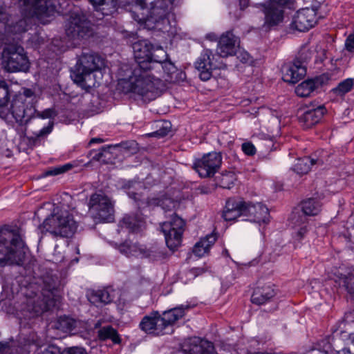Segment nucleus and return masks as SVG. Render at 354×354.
Masks as SVG:
<instances>
[{"label": "nucleus", "instance_id": "nucleus-1", "mask_svg": "<svg viewBox=\"0 0 354 354\" xmlns=\"http://www.w3.org/2000/svg\"><path fill=\"white\" fill-rule=\"evenodd\" d=\"M161 47H155L149 40H139L133 44L136 64L122 66L119 71L117 88L125 94H151L153 75L150 73L155 57Z\"/></svg>", "mask_w": 354, "mask_h": 354}, {"label": "nucleus", "instance_id": "nucleus-2", "mask_svg": "<svg viewBox=\"0 0 354 354\" xmlns=\"http://www.w3.org/2000/svg\"><path fill=\"white\" fill-rule=\"evenodd\" d=\"M104 67V59L98 54L83 53L77 59L72 78L75 84L88 91L100 84L102 79L101 70Z\"/></svg>", "mask_w": 354, "mask_h": 354}, {"label": "nucleus", "instance_id": "nucleus-3", "mask_svg": "<svg viewBox=\"0 0 354 354\" xmlns=\"http://www.w3.org/2000/svg\"><path fill=\"white\" fill-rule=\"evenodd\" d=\"M19 3L23 18L9 28V31L14 35L26 32L33 17L41 19L53 15L60 6L59 0H20Z\"/></svg>", "mask_w": 354, "mask_h": 354}, {"label": "nucleus", "instance_id": "nucleus-4", "mask_svg": "<svg viewBox=\"0 0 354 354\" xmlns=\"http://www.w3.org/2000/svg\"><path fill=\"white\" fill-rule=\"evenodd\" d=\"M24 243L17 231L0 230V266L21 265L25 259Z\"/></svg>", "mask_w": 354, "mask_h": 354}, {"label": "nucleus", "instance_id": "nucleus-5", "mask_svg": "<svg viewBox=\"0 0 354 354\" xmlns=\"http://www.w3.org/2000/svg\"><path fill=\"white\" fill-rule=\"evenodd\" d=\"M136 8L142 11L139 15H133L135 21L140 24L154 23V28L163 31H168L169 22L168 8L166 0H157L155 4L152 0H134Z\"/></svg>", "mask_w": 354, "mask_h": 354}, {"label": "nucleus", "instance_id": "nucleus-6", "mask_svg": "<svg viewBox=\"0 0 354 354\" xmlns=\"http://www.w3.org/2000/svg\"><path fill=\"white\" fill-rule=\"evenodd\" d=\"M44 228L55 236L71 237L77 229L73 215L68 209L57 207L43 223Z\"/></svg>", "mask_w": 354, "mask_h": 354}, {"label": "nucleus", "instance_id": "nucleus-7", "mask_svg": "<svg viewBox=\"0 0 354 354\" xmlns=\"http://www.w3.org/2000/svg\"><path fill=\"white\" fill-rule=\"evenodd\" d=\"M59 281L53 278L46 279L44 281V286L41 295L28 301V310L32 311L36 315L51 310L57 304L59 299Z\"/></svg>", "mask_w": 354, "mask_h": 354}, {"label": "nucleus", "instance_id": "nucleus-8", "mask_svg": "<svg viewBox=\"0 0 354 354\" xmlns=\"http://www.w3.org/2000/svg\"><path fill=\"white\" fill-rule=\"evenodd\" d=\"M114 205V201L102 191H97L89 198L88 212L97 222H111L115 213Z\"/></svg>", "mask_w": 354, "mask_h": 354}, {"label": "nucleus", "instance_id": "nucleus-9", "mask_svg": "<svg viewBox=\"0 0 354 354\" xmlns=\"http://www.w3.org/2000/svg\"><path fill=\"white\" fill-rule=\"evenodd\" d=\"M158 51L159 55H157L154 59L153 64L151 65L150 68V73L153 75V79L152 80V88L151 90V94L145 93H135L134 97H140L145 102H150L156 98V82L158 81L159 78L158 75H160L161 73H164L167 76L173 74L176 72V68L174 64L170 61H167V54L162 48H158Z\"/></svg>", "mask_w": 354, "mask_h": 354}, {"label": "nucleus", "instance_id": "nucleus-10", "mask_svg": "<svg viewBox=\"0 0 354 354\" xmlns=\"http://www.w3.org/2000/svg\"><path fill=\"white\" fill-rule=\"evenodd\" d=\"M145 192L146 189L141 183H131L127 193L129 198L135 201L139 209L160 206L167 212L171 210L174 207V201L168 198L151 197L145 198Z\"/></svg>", "mask_w": 354, "mask_h": 354}, {"label": "nucleus", "instance_id": "nucleus-11", "mask_svg": "<svg viewBox=\"0 0 354 354\" xmlns=\"http://www.w3.org/2000/svg\"><path fill=\"white\" fill-rule=\"evenodd\" d=\"M3 66L10 73L27 70L29 62L24 48L18 44L6 46L3 53Z\"/></svg>", "mask_w": 354, "mask_h": 354}, {"label": "nucleus", "instance_id": "nucleus-12", "mask_svg": "<svg viewBox=\"0 0 354 354\" xmlns=\"http://www.w3.org/2000/svg\"><path fill=\"white\" fill-rule=\"evenodd\" d=\"M184 226V221L177 215L172 216L171 221L164 222L160 225L166 244L170 250H174L180 246Z\"/></svg>", "mask_w": 354, "mask_h": 354}, {"label": "nucleus", "instance_id": "nucleus-13", "mask_svg": "<svg viewBox=\"0 0 354 354\" xmlns=\"http://www.w3.org/2000/svg\"><path fill=\"white\" fill-rule=\"evenodd\" d=\"M66 33L71 39L75 40L89 37L93 31L84 15L73 12L66 24Z\"/></svg>", "mask_w": 354, "mask_h": 354}, {"label": "nucleus", "instance_id": "nucleus-14", "mask_svg": "<svg viewBox=\"0 0 354 354\" xmlns=\"http://www.w3.org/2000/svg\"><path fill=\"white\" fill-rule=\"evenodd\" d=\"M222 156L220 153L210 152L196 159L193 164L194 169L201 178L214 176L221 167Z\"/></svg>", "mask_w": 354, "mask_h": 354}, {"label": "nucleus", "instance_id": "nucleus-15", "mask_svg": "<svg viewBox=\"0 0 354 354\" xmlns=\"http://www.w3.org/2000/svg\"><path fill=\"white\" fill-rule=\"evenodd\" d=\"M290 0H270L267 4H263V12L265 21L263 27L268 28L277 26L282 21L283 12L281 7L286 5Z\"/></svg>", "mask_w": 354, "mask_h": 354}, {"label": "nucleus", "instance_id": "nucleus-16", "mask_svg": "<svg viewBox=\"0 0 354 354\" xmlns=\"http://www.w3.org/2000/svg\"><path fill=\"white\" fill-rule=\"evenodd\" d=\"M10 111L17 122L26 123L36 113L32 102H26L24 97H16L12 101Z\"/></svg>", "mask_w": 354, "mask_h": 354}, {"label": "nucleus", "instance_id": "nucleus-17", "mask_svg": "<svg viewBox=\"0 0 354 354\" xmlns=\"http://www.w3.org/2000/svg\"><path fill=\"white\" fill-rule=\"evenodd\" d=\"M317 22V11L313 8H305L299 10L294 15L290 24L292 29L299 32L308 31Z\"/></svg>", "mask_w": 354, "mask_h": 354}, {"label": "nucleus", "instance_id": "nucleus-18", "mask_svg": "<svg viewBox=\"0 0 354 354\" xmlns=\"http://www.w3.org/2000/svg\"><path fill=\"white\" fill-rule=\"evenodd\" d=\"M140 328L147 334L153 335H162L167 333L162 322L161 315L157 311L152 312L145 316L140 324Z\"/></svg>", "mask_w": 354, "mask_h": 354}, {"label": "nucleus", "instance_id": "nucleus-19", "mask_svg": "<svg viewBox=\"0 0 354 354\" xmlns=\"http://www.w3.org/2000/svg\"><path fill=\"white\" fill-rule=\"evenodd\" d=\"M244 207L243 216H247L250 221L258 223H268L269 222V210L262 203H252L245 201Z\"/></svg>", "mask_w": 354, "mask_h": 354}, {"label": "nucleus", "instance_id": "nucleus-20", "mask_svg": "<svg viewBox=\"0 0 354 354\" xmlns=\"http://www.w3.org/2000/svg\"><path fill=\"white\" fill-rule=\"evenodd\" d=\"M283 79L285 82L296 83L304 77L306 73V67L299 59L283 66Z\"/></svg>", "mask_w": 354, "mask_h": 354}, {"label": "nucleus", "instance_id": "nucleus-21", "mask_svg": "<svg viewBox=\"0 0 354 354\" xmlns=\"http://www.w3.org/2000/svg\"><path fill=\"white\" fill-rule=\"evenodd\" d=\"M212 53L209 50H204L195 63L196 69L200 72L201 80L207 81L212 77V71L217 66L212 62Z\"/></svg>", "mask_w": 354, "mask_h": 354}, {"label": "nucleus", "instance_id": "nucleus-22", "mask_svg": "<svg viewBox=\"0 0 354 354\" xmlns=\"http://www.w3.org/2000/svg\"><path fill=\"white\" fill-rule=\"evenodd\" d=\"M237 44L238 38L232 31H227L220 37L218 43L217 53L222 57L233 55L236 52Z\"/></svg>", "mask_w": 354, "mask_h": 354}, {"label": "nucleus", "instance_id": "nucleus-23", "mask_svg": "<svg viewBox=\"0 0 354 354\" xmlns=\"http://www.w3.org/2000/svg\"><path fill=\"white\" fill-rule=\"evenodd\" d=\"M326 113V108L321 105L308 109L299 116V122L304 129H310L317 124Z\"/></svg>", "mask_w": 354, "mask_h": 354}, {"label": "nucleus", "instance_id": "nucleus-24", "mask_svg": "<svg viewBox=\"0 0 354 354\" xmlns=\"http://www.w3.org/2000/svg\"><path fill=\"white\" fill-rule=\"evenodd\" d=\"M245 201L241 198H229L225 203L223 217L225 221H234L243 216Z\"/></svg>", "mask_w": 354, "mask_h": 354}, {"label": "nucleus", "instance_id": "nucleus-25", "mask_svg": "<svg viewBox=\"0 0 354 354\" xmlns=\"http://www.w3.org/2000/svg\"><path fill=\"white\" fill-rule=\"evenodd\" d=\"M183 352L186 354H216L212 342L199 339L191 340L183 348Z\"/></svg>", "mask_w": 354, "mask_h": 354}, {"label": "nucleus", "instance_id": "nucleus-26", "mask_svg": "<svg viewBox=\"0 0 354 354\" xmlns=\"http://www.w3.org/2000/svg\"><path fill=\"white\" fill-rule=\"evenodd\" d=\"M55 328L64 333H76L85 328V324L71 317L61 316L57 319Z\"/></svg>", "mask_w": 354, "mask_h": 354}, {"label": "nucleus", "instance_id": "nucleus-27", "mask_svg": "<svg viewBox=\"0 0 354 354\" xmlns=\"http://www.w3.org/2000/svg\"><path fill=\"white\" fill-rule=\"evenodd\" d=\"M276 295V290L272 284H266L257 287L252 295L251 301L253 304L262 305L269 301Z\"/></svg>", "mask_w": 354, "mask_h": 354}, {"label": "nucleus", "instance_id": "nucleus-28", "mask_svg": "<svg viewBox=\"0 0 354 354\" xmlns=\"http://www.w3.org/2000/svg\"><path fill=\"white\" fill-rule=\"evenodd\" d=\"M189 305H180L170 310H165L161 315L162 322L166 329L168 326L173 325L178 319L183 318L185 311L190 308Z\"/></svg>", "mask_w": 354, "mask_h": 354}, {"label": "nucleus", "instance_id": "nucleus-29", "mask_svg": "<svg viewBox=\"0 0 354 354\" xmlns=\"http://www.w3.org/2000/svg\"><path fill=\"white\" fill-rule=\"evenodd\" d=\"M121 253L127 257H149L151 256L150 251L147 250L145 246L131 241H125L119 247Z\"/></svg>", "mask_w": 354, "mask_h": 354}, {"label": "nucleus", "instance_id": "nucleus-30", "mask_svg": "<svg viewBox=\"0 0 354 354\" xmlns=\"http://www.w3.org/2000/svg\"><path fill=\"white\" fill-rule=\"evenodd\" d=\"M293 228V238L298 241H301L306 235L308 230V221L305 216L294 214L291 218Z\"/></svg>", "mask_w": 354, "mask_h": 354}, {"label": "nucleus", "instance_id": "nucleus-31", "mask_svg": "<svg viewBox=\"0 0 354 354\" xmlns=\"http://www.w3.org/2000/svg\"><path fill=\"white\" fill-rule=\"evenodd\" d=\"M217 239V236L214 233L207 234L203 238H201L193 248V253L198 257H202L207 254L210 248L215 243Z\"/></svg>", "mask_w": 354, "mask_h": 354}, {"label": "nucleus", "instance_id": "nucleus-32", "mask_svg": "<svg viewBox=\"0 0 354 354\" xmlns=\"http://www.w3.org/2000/svg\"><path fill=\"white\" fill-rule=\"evenodd\" d=\"M120 226L122 228H126L131 232H138L142 230L145 226L143 219L136 215H126L120 221Z\"/></svg>", "mask_w": 354, "mask_h": 354}, {"label": "nucleus", "instance_id": "nucleus-33", "mask_svg": "<svg viewBox=\"0 0 354 354\" xmlns=\"http://www.w3.org/2000/svg\"><path fill=\"white\" fill-rule=\"evenodd\" d=\"M323 161L319 159H313L310 157L299 158L293 166V170L298 174H306L310 169V166L315 164L322 165Z\"/></svg>", "mask_w": 354, "mask_h": 354}, {"label": "nucleus", "instance_id": "nucleus-34", "mask_svg": "<svg viewBox=\"0 0 354 354\" xmlns=\"http://www.w3.org/2000/svg\"><path fill=\"white\" fill-rule=\"evenodd\" d=\"M97 10L102 12L103 15L113 14L118 6L117 0H89Z\"/></svg>", "mask_w": 354, "mask_h": 354}, {"label": "nucleus", "instance_id": "nucleus-35", "mask_svg": "<svg viewBox=\"0 0 354 354\" xmlns=\"http://www.w3.org/2000/svg\"><path fill=\"white\" fill-rule=\"evenodd\" d=\"M333 279L345 287L348 293L354 294V274L349 273L346 275L337 270L334 273Z\"/></svg>", "mask_w": 354, "mask_h": 354}, {"label": "nucleus", "instance_id": "nucleus-36", "mask_svg": "<svg viewBox=\"0 0 354 354\" xmlns=\"http://www.w3.org/2000/svg\"><path fill=\"white\" fill-rule=\"evenodd\" d=\"M88 300L91 304L98 306L111 303L113 298L107 289H102L92 292L88 295Z\"/></svg>", "mask_w": 354, "mask_h": 354}, {"label": "nucleus", "instance_id": "nucleus-37", "mask_svg": "<svg viewBox=\"0 0 354 354\" xmlns=\"http://www.w3.org/2000/svg\"><path fill=\"white\" fill-rule=\"evenodd\" d=\"M304 216H316L321 211V204L315 198H308L301 203Z\"/></svg>", "mask_w": 354, "mask_h": 354}, {"label": "nucleus", "instance_id": "nucleus-38", "mask_svg": "<svg viewBox=\"0 0 354 354\" xmlns=\"http://www.w3.org/2000/svg\"><path fill=\"white\" fill-rule=\"evenodd\" d=\"M97 337L102 341L109 339H111L114 344H120L121 342L117 330L111 326H106L101 328L97 332Z\"/></svg>", "mask_w": 354, "mask_h": 354}, {"label": "nucleus", "instance_id": "nucleus-39", "mask_svg": "<svg viewBox=\"0 0 354 354\" xmlns=\"http://www.w3.org/2000/svg\"><path fill=\"white\" fill-rule=\"evenodd\" d=\"M236 180V175L232 171L222 173L216 178V185L223 189H230Z\"/></svg>", "mask_w": 354, "mask_h": 354}, {"label": "nucleus", "instance_id": "nucleus-40", "mask_svg": "<svg viewBox=\"0 0 354 354\" xmlns=\"http://www.w3.org/2000/svg\"><path fill=\"white\" fill-rule=\"evenodd\" d=\"M315 91V83L311 80L304 81L295 88V93L301 97H309Z\"/></svg>", "mask_w": 354, "mask_h": 354}, {"label": "nucleus", "instance_id": "nucleus-41", "mask_svg": "<svg viewBox=\"0 0 354 354\" xmlns=\"http://www.w3.org/2000/svg\"><path fill=\"white\" fill-rule=\"evenodd\" d=\"M354 85V78H347L339 82L337 87L333 89V92L338 95H343L351 91Z\"/></svg>", "mask_w": 354, "mask_h": 354}, {"label": "nucleus", "instance_id": "nucleus-42", "mask_svg": "<svg viewBox=\"0 0 354 354\" xmlns=\"http://www.w3.org/2000/svg\"><path fill=\"white\" fill-rule=\"evenodd\" d=\"M10 99L8 86L5 82H0V107L6 106Z\"/></svg>", "mask_w": 354, "mask_h": 354}, {"label": "nucleus", "instance_id": "nucleus-43", "mask_svg": "<svg viewBox=\"0 0 354 354\" xmlns=\"http://www.w3.org/2000/svg\"><path fill=\"white\" fill-rule=\"evenodd\" d=\"M72 166L70 164H66L62 166L52 167L47 169L44 173V176H57L60 174H63L70 169H71Z\"/></svg>", "mask_w": 354, "mask_h": 354}, {"label": "nucleus", "instance_id": "nucleus-44", "mask_svg": "<svg viewBox=\"0 0 354 354\" xmlns=\"http://www.w3.org/2000/svg\"><path fill=\"white\" fill-rule=\"evenodd\" d=\"M171 129V123L169 122H164L160 129L149 134L151 137L162 138L167 136Z\"/></svg>", "mask_w": 354, "mask_h": 354}, {"label": "nucleus", "instance_id": "nucleus-45", "mask_svg": "<svg viewBox=\"0 0 354 354\" xmlns=\"http://www.w3.org/2000/svg\"><path fill=\"white\" fill-rule=\"evenodd\" d=\"M329 75L328 74H322L313 80H311L313 83H315V90L318 89L319 87L328 84L329 81Z\"/></svg>", "mask_w": 354, "mask_h": 354}, {"label": "nucleus", "instance_id": "nucleus-46", "mask_svg": "<svg viewBox=\"0 0 354 354\" xmlns=\"http://www.w3.org/2000/svg\"><path fill=\"white\" fill-rule=\"evenodd\" d=\"M241 149L245 155L250 156L255 155L257 152L256 147L251 142H243L241 145Z\"/></svg>", "mask_w": 354, "mask_h": 354}, {"label": "nucleus", "instance_id": "nucleus-47", "mask_svg": "<svg viewBox=\"0 0 354 354\" xmlns=\"http://www.w3.org/2000/svg\"><path fill=\"white\" fill-rule=\"evenodd\" d=\"M35 114L37 117L42 119L53 118L56 115V113L53 109H46L41 112L36 111Z\"/></svg>", "mask_w": 354, "mask_h": 354}, {"label": "nucleus", "instance_id": "nucleus-48", "mask_svg": "<svg viewBox=\"0 0 354 354\" xmlns=\"http://www.w3.org/2000/svg\"><path fill=\"white\" fill-rule=\"evenodd\" d=\"M37 354H62L60 348L55 345H49L41 350Z\"/></svg>", "mask_w": 354, "mask_h": 354}, {"label": "nucleus", "instance_id": "nucleus-49", "mask_svg": "<svg viewBox=\"0 0 354 354\" xmlns=\"http://www.w3.org/2000/svg\"><path fill=\"white\" fill-rule=\"evenodd\" d=\"M53 122H49L48 126L43 127L41 129L35 133V137L40 138L49 134L53 130Z\"/></svg>", "mask_w": 354, "mask_h": 354}, {"label": "nucleus", "instance_id": "nucleus-50", "mask_svg": "<svg viewBox=\"0 0 354 354\" xmlns=\"http://www.w3.org/2000/svg\"><path fill=\"white\" fill-rule=\"evenodd\" d=\"M62 354H87L86 350L81 347H71L65 348Z\"/></svg>", "mask_w": 354, "mask_h": 354}, {"label": "nucleus", "instance_id": "nucleus-51", "mask_svg": "<svg viewBox=\"0 0 354 354\" xmlns=\"http://www.w3.org/2000/svg\"><path fill=\"white\" fill-rule=\"evenodd\" d=\"M345 46L348 51L354 53V35H351L348 37L345 42Z\"/></svg>", "mask_w": 354, "mask_h": 354}, {"label": "nucleus", "instance_id": "nucleus-52", "mask_svg": "<svg viewBox=\"0 0 354 354\" xmlns=\"http://www.w3.org/2000/svg\"><path fill=\"white\" fill-rule=\"evenodd\" d=\"M104 151L105 149L102 147L97 151H91L90 155L91 156V158L93 160L100 161L102 160Z\"/></svg>", "mask_w": 354, "mask_h": 354}, {"label": "nucleus", "instance_id": "nucleus-53", "mask_svg": "<svg viewBox=\"0 0 354 354\" xmlns=\"http://www.w3.org/2000/svg\"><path fill=\"white\" fill-rule=\"evenodd\" d=\"M35 95L34 92L30 89L26 88L24 91L23 95H19V97H24L25 99H26V102H32V100H30L33 95Z\"/></svg>", "mask_w": 354, "mask_h": 354}, {"label": "nucleus", "instance_id": "nucleus-54", "mask_svg": "<svg viewBox=\"0 0 354 354\" xmlns=\"http://www.w3.org/2000/svg\"><path fill=\"white\" fill-rule=\"evenodd\" d=\"M9 343L7 342H0V353H3L9 350Z\"/></svg>", "mask_w": 354, "mask_h": 354}, {"label": "nucleus", "instance_id": "nucleus-55", "mask_svg": "<svg viewBox=\"0 0 354 354\" xmlns=\"http://www.w3.org/2000/svg\"><path fill=\"white\" fill-rule=\"evenodd\" d=\"M239 3L241 9H244L248 6L249 0H239Z\"/></svg>", "mask_w": 354, "mask_h": 354}, {"label": "nucleus", "instance_id": "nucleus-56", "mask_svg": "<svg viewBox=\"0 0 354 354\" xmlns=\"http://www.w3.org/2000/svg\"><path fill=\"white\" fill-rule=\"evenodd\" d=\"M103 142V140L101 139V138H92L90 141V144H93V143H101Z\"/></svg>", "mask_w": 354, "mask_h": 354}, {"label": "nucleus", "instance_id": "nucleus-57", "mask_svg": "<svg viewBox=\"0 0 354 354\" xmlns=\"http://www.w3.org/2000/svg\"><path fill=\"white\" fill-rule=\"evenodd\" d=\"M223 254L224 255L229 256L228 250H226V249H225V250H223Z\"/></svg>", "mask_w": 354, "mask_h": 354}, {"label": "nucleus", "instance_id": "nucleus-58", "mask_svg": "<svg viewBox=\"0 0 354 354\" xmlns=\"http://www.w3.org/2000/svg\"><path fill=\"white\" fill-rule=\"evenodd\" d=\"M330 347V344L328 342H326V345L324 346V348H329Z\"/></svg>", "mask_w": 354, "mask_h": 354}, {"label": "nucleus", "instance_id": "nucleus-59", "mask_svg": "<svg viewBox=\"0 0 354 354\" xmlns=\"http://www.w3.org/2000/svg\"><path fill=\"white\" fill-rule=\"evenodd\" d=\"M3 14V8L2 6H0V15Z\"/></svg>", "mask_w": 354, "mask_h": 354}]
</instances>
